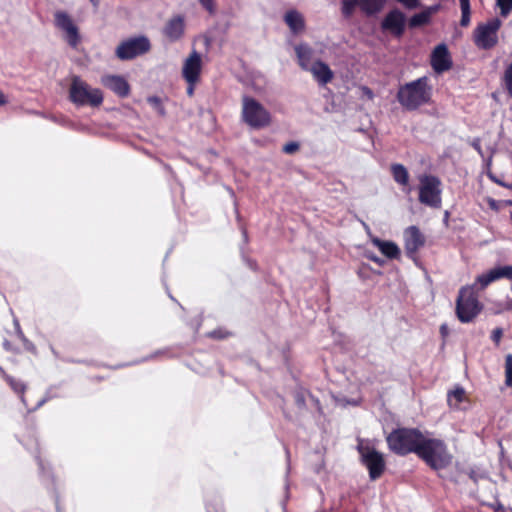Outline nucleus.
<instances>
[{"instance_id":"obj_1","label":"nucleus","mask_w":512,"mask_h":512,"mask_svg":"<svg viewBox=\"0 0 512 512\" xmlns=\"http://www.w3.org/2000/svg\"><path fill=\"white\" fill-rule=\"evenodd\" d=\"M388 448L398 456L415 454L429 468L440 471L448 468L453 461L447 444L440 438L429 437L418 428L400 427L393 429L386 437Z\"/></svg>"},{"instance_id":"obj_2","label":"nucleus","mask_w":512,"mask_h":512,"mask_svg":"<svg viewBox=\"0 0 512 512\" xmlns=\"http://www.w3.org/2000/svg\"><path fill=\"white\" fill-rule=\"evenodd\" d=\"M427 76L400 85L396 99L403 109L415 111L421 106L429 104L432 97V86Z\"/></svg>"},{"instance_id":"obj_3","label":"nucleus","mask_w":512,"mask_h":512,"mask_svg":"<svg viewBox=\"0 0 512 512\" xmlns=\"http://www.w3.org/2000/svg\"><path fill=\"white\" fill-rule=\"evenodd\" d=\"M477 284L462 287L456 299L455 313L462 323H470L481 313L483 304L476 291Z\"/></svg>"},{"instance_id":"obj_4","label":"nucleus","mask_w":512,"mask_h":512,"mask_svg":"<svg viewBox=\"0 0 512 512\" xmlns=\"http://www.w3.org/2000/svg\"><path fill=\"white\" fill-rule=\"evenodd\" d=\"M418 200L421 204L439 209L442 206V183L441 180L432 174H421L418 176Z\"/></svg>"},{"instance_id":"obj_5","label":"nucleus","mask_w":512,"mask_h":512,"mask_svg":"<svg viewBox=\"0 0 512 512\" xmlns=\"http://www.w3.org/2000/svg\"><path fill=\"white\" fill-rule=\"evenodd\" d=\"M69 99L77 106L97 107L103 102V94L98 88H91L79 76H74L69 89Z\"/></svg>"},{"instance_id":"obj_6","label":"nucleus","mask_w":512,"mask_h":512,"mask_svg":"<svg viewBox=\"0 0 512 512\" xmlns=\"http://www.w3.org/2000/svg\"><path fill=\"white\" fill-rule=\"evenodd\" d=\"M241 116L243 121L254 129L265 128L272 120L270 112L259 101L246 95L242 97Z\"/></svg>"},{"instance_id":"obj_7","label":"nucleus","mask_w":512,"mask_h":512,"mask_svg":"<svg viewBox=\"0 0 512 512\" xmlns=\"http://www.w3.org/2000/svg\"><path fill=\"white\" fill-rule=\"evenodd\" d=\"M501 26L502 21L497 17L478 23L472 34L474 45L480 50H491L496 47L499 43L498 32Z\"/></svg>"},{"instance_id":"obj_8","label":"nucleus","mask_w":512,"mask_h":512,"mask_svg":"<svg viewBox=\"0 0 512 512\" xmlns=\"http://www.w3.org/2000/svg\"><path fill=\"white\" fill-rule=\"evenodd\" d=\"M358 452L361 455L362 463L368 469L370 479H379L383 475L386 468L383 455L375 448L368 445H359Z\"/></svg>"},{"instance_id":"obj_9","label":"nucleus","mask_w":512,"mask_h":512,"mask_svg":"<svg viewBox=\"0 0 512 512\" xmlns=\"http://www.w3.org/2000/svg\"><path fill=\"white\" fill-rule=\"evenodd\" d=\"M405 27L406 17L399 9L389 11L381 22V29L390 32L396 38L403 36Z\"/></svg>"},{"instance_id":"obj_10","label":"nucleus","mask_w":512,"mask_h":512,"mask_svg":"<svg viewBox=\"0 0 512 512\" xmlns=\"http://www.w3.org/2000/svg\"><path fill=\"white\" fill-rule=\"evenodd\" d=\"M501 279L509 281L512 279V265H498L489 269L485 273L477 276L475 284H478L479 289L483 290L491 283Z\"/></svg>"},{"instance_id":"obj_11","label":"nucleus","mask_w":512,"mask_h":512,"mask_svg":"<svg viewBox=\"0 0 512 512\" xmlns=\"http://www.w3.org/2000/svg\"><path fill=\"white\" fill-rule=\"evenodd\" d=\"M56 26L66 33V40L68 44L75 48L80 42V35L77 26L73 23L71 17L63 11L55 13Z\"/></svg>"},{"instance_id":"obj_12","label":"nucleus","mask_w":512,"mask_h":512,"mask_svg":"<svg viewBox=\"0 0 512 512\" xmlns=\"http://www.w3.org/2000/svg\"><path fill=\"white\" fill-rule=\"evenodd\" d=\"M201 70V56L194 50L184 62L182 76L187 83L199 82Z\"/></svg>"},{"instance_id":"obj_13","label":"nucleus","mask_w":512,"mask_h":512,"mask_svg":"<svg viewBox=\"0 0 512 512\" xmlns=\"http://www.w3.org/2000/svg\"><path fill=\"white\" fill-rule=\"evenodd\" d=\"M425 245V236L416 226L408 227L404 232L406 254L413 258L418 250Z\"/></svg>"},{"instance_id":"obj_14","label":"nucleus","mask_w":512,"mask_h":512,"mask_svg":"<svg viewBox=\"0 0 512 512\" xmlns=\"http://www.w3.org/2000/svg\"><path fill=\"white\" fill-rule=\"evenodd\" d=\"M430 62L433 70L439 74L452 68V59L445 44H439L434 48Z\"/></svg>"},{"instance_id":"obj_15","label":"nucleus","mask_w":512,"mask_h":512,"mask_svg":"<svg viewBox=\"0 0 512 512\" xmlns=\"http://www.w3.org/2000/svg\"><path fill=\"white\" fill-rule=\"evenodd\" d=\"M101 83L119 97H126L128 95V82L123 76L104 75L101 77Z\"/></svg>"},{"instance_id":"obj_16","label":"nucleus","mask_w":512,"mask_h":512,"mask_svg":"<svg viewBox=\"0 0 512 512\" xmlns=\"http://www.w3.org/2000/svg\"><path fill=\"white\" fill-rule=\"evenodd\" d=\"M308 71L312 73L313 77L320 85H326L331 82L334 77V73L328 64L321 60L315 61Z\"/></svg>"},{"instance_id":"obj_17","label":"nucleus","mask_w":512,"mask_h":512,"mask_svg":"<svg viewBox=\"0 0 512 512\" xmlns=\"http://www.w3.org/2000/svg\"><path fill=\"white\" fill-rule=\"evenodd\" d=\"M184 18L177 15L171 18L164 27L165 36L172 42L179 40L184 34Z\"/></svg>"},{"instance_id":"obj_18","label":"nucleus","mask_w":512,"mask_h":512,"mask_svg":"<svg viewBox=\"0 0 512 512\" xmlns=\"http://www.w3.org/2000/svg\"><path fill=\"white\" fill-rule=\"evenodd\" d=\"M150 50L151 43L146 36L130 37V59L142 56Z\"/></svg>"},{"instance_id":"obj_19","label":"nucleus","mask_w":512,"mask_h":512,"mask_svg":"<svg viewBox=\"0 0 512 512\" xmlns=\"http://www.w3.org/2000/svg\"><path fill=\"white\" fill-rule=\"evenodd\" d=\"M284 21L294 34H298L305 29V20L297 10H289L284 16Z\"/></svg>"},{"instance_id":"obj_20","label":"nucleus","mask_w":512,"mask_h":512,"mask_svg":"<svg viewBox=\"0 0 512 512\" xmlns=\"http://www.w3.org/2000/svg\"><path fill=\"white\" fill-rule=\"evenodd\" d=\"M298 65L305 71L310 69L313 58V50L307 44H299L295 47Z\"/></svg>"},{"instance_id":"obj_21","label":"nucleus","mask_w":512,"mask_h":512,"mask_svg":"<svg viewBox=\"0 0 512 512\" xmlns=\"http://www.w3.org/2000/svg\"><path fill=\"white\" fill-rule=\"evenodd\" d=\"M439 6L435 5L429 7L428 9L414 14L408 21V26L410 28H417L424 25H427L430 22L431 16L433 13L438 11Z\"/></svg>"},{"instance_id":"obj_22","label":"nucleus","mask_w":512,"mask_h":512,"mask_svg":"<svg viewBox=\"0 0 512 512\" xmlns=\"http://www.w3.org/2000/svg\"><path fill=\"white\" fill-rule=\"evenodd\" d=\"M390 170L394 181L401 186L408 187L406 191L409 193L411 191L409 187L410 176L406 167L403 164L395 163L391 165Z\"/></svg>"},{"instance_id":"obj_23","label":"nucleus","mask_w":512,"mask_h":512,"mask_svg":"<svg viewBox=\"0 0 512 512\" xmlns=\"http://www.w3.org/2000/svg\"><path fill=\"white\" fill-rule=\"evenodd\" d=\"M373 244L389 259H398L400 257V249L392 241H384L376 238L373 240Z\"/></svg>"},{"instance_id":"obj_24","label":"nucleus","mask_w":512,"mask_h":512,"mask_svg":"<svg viewBox=\"0 0 512 512\" xmlns=\"http://www.w3.org/2000/svg\"><path fill=\"white\" fill-rule=\"evenodd\" d=\"M360 10L367 16L379 13L386 4V0H359Z\"/></svg>"},{"instance_id":"obj_25","label":"nucleus","mask_w":512,"mask_h":512,"mask_svg":"<svg viewBox=\"0 0 512 512\" xmlns=\"http://www.w3.org/2000/svg\"><path fill=\"white\" fill-rule=\"evenodd\" d=\"M461 9L460 26L468 27L471 22V6L470 0H459Z\"/></svg>"},{"instance_id":"obj_26","label":"nucleus","mask_w":512,"mask_h":512,"mask_svg":"<svg viewBox=\"0 0 512 512\" xmlns=\"http://www.w3.org/2000/svg\"><path fill=\"white\" fill-rule=\"evenodd\" d=\"M14 323V327H15V333L17 335V337L19 338V340L23 343V346L24 348L27 350V351H30V352H33L35 353L36 352V347L35 345L24 335L22 329H21V326H20V323L18 321V319H14L13 321Z\"/></svg>"},{"instance_id":"obj_27","label":"nucleus","mask_w":512,"mask_h":512,"mask_svg":"<svg viewBox=\"0 0 512 512\" xmlns=\"http://www.w3.org/2000/svg\"><path fill=\"white\" fill-rule=\"evenodd\" d=\"M360 8L359 0H342L341 13L345 19H349L355 12L356 7Z\"/></svg>"},{"instance_id":"obj_28","label":"nucleus","mask_w":512,"mask_h":512,"mask_svg":"<svg viewBox=\"0 0 512 512\" xmlns=\"http://www.w3.org/2000/svg\"><path fill=\"white\" fill-rule=\"evenodd\" d=\"M465 399V391L462 387H457L448 393V403L450 406H458Z\"/></svg>"},{"instance_id":"obj_29","label":"nucleus","mask_w":512,"mask_h":512,"mask_svg":"<svg viewBox=\"0 0 512 512\" xmlns=\"http://www.w3.org/2000/svg\"><path fill=\"white\" fill-rule=\"evenodd\" d=\"M5 377V380L8 382V384L10 385V387L13 389V391H15L16 393H19L21 394V401L25 404V398H24V391H25V385L22 381L20 380H17L9 375H4Z\"/></svg>"},{"instance_id":"obj_30","label":"nucleus","mask_w":512,"mask_h":512,"mask_svg":"<svg viewBox=\"0 0 512 512\" xmlns=\"http://www.w3.org/2000/svg\"><path fill=\"white\" fill-rule=\"evenodd\" d=\"M147 101L159 116L163 117L166 115L162 98L158 96H150L148 97Z\"/></svg>"},{"instance_id":"obj_31","label":"nucleus","mask_w":512,"mask_h":512,"mask_svg":"<svg viewBox=\"0 0 512 512\" xmlns=\"http://www.w3.org/2000/svg\"><path fill=\"white\" fill-rule=\"evenodd\" d=\"M502 80L507 94L512 99V63L506 67Z\"/></svg>"},{"instance_id":"obj_32","label":"nucleus","mask_w":512,"mask_h":512,"mask_svg":"<svg viewBox=\"0 0 512 512\" xmlns=\"http://www.w3.org/2000/svg\"><path fill=\"white\" fill-rule=\"evenodd\" d=\"M505 384L512 387V354L505 357Z\"/></svg>"},{"instance_id":"obj_33","label":"nucleus","mask_w":512,"mask_h":512,"mask_svg":"<svg viewBox=\"0 0 512 512\" xmlns=\"http://www.w3.org/2000/svg\"><path fill=\"white\" fill-rule=\"evenodd\" d=\"M496 5L500 9V15L504 18L512 11V0H496Z\"/></svg>"},{"instance_id":"obj_34","label":"nucleus","mask_w":512,"mask_h":512,"mask_svg":"<svg viewBox=\"0 0 512 512\" xmlns=\"http://www.w3.org/2000/svg\"><path fill=\"white\" fill-rule=\"evenodd\" d=\"M116 55L121 60H128V39H125L121 42L116 50Z\"/></svg>"},{"instance_id":"obj_35","label":"nucleus","mask_w":512,"mask_h":512,"mask_svg":"<svg viewBox=\"0 0 512 512\" xmlns=\"http://www.w3.org/2000/svg\"><path fill=\"white\" fill-rule=\"evenodd\" d=\"M36 460H37V463H38V466H39V471H40V475L41 477L44 479V477L47 476V478H52V475L50 473V469L49 467H46L43 460L40 458L39 455L36 456Z\"/></svg>"},{"instance_id":"obj_36","label":"nucleus","mask_w":512,"mask_h":512,"mask_svg":"<svg viewBox=\"0 0 512 512\" xmlns=\"http://www.w3.org/2000/svg\"><path fill=\"white\" fill-rule=\"evenodd\" d=\"M294 401L298 408L303 409L306 407V398L304 392L297 391L294 394Z\"/></svg>"},{"instance_id":"obj_37","label":"nucleus","mask_w":512,"mask_h":512,"mask_svg":"<svg viewBox=\"0 0 512 512\" xmlns=\"http://www.w3.org/2000/svg\"><path fill=\"white\" fill-rule=\"evenodd\" d=\"M300 148V145L299 143L297 142H288L286 143L283 148H282V151L286 154H293L295 152H297Z\"/></svg>"},{"instance_id":"obj_38","label":"nucleus","mask_w":512,"mask_h":512,"mask_svg":"<svg viewBox=\"0 0 512 512\" xmlns=\"http://www.w3.org/2000/svg\"><path fill=\"white\" fill-rule=\"evenodd\" d=\"M201 6L210 14L215 13V0H198Z\"/></svg>"},{"instance_id":"obj_39","label":"nucleus","mask_w":512,"mask_h":512,"mask_svg":"<svg viewBox=\"0 0 512 512\" xmlns=\"http://www.w3.org/2000/svg\"><path fill=\"white\" fill-rule=\"evenodd\" d=\"M407 9H415L420 5L419 0H396Z\"/></svg>"},{"instance_id":"obj_40","label":"nucleus","mask_w":512,"mask_h":512,"mask_svg":"<svg viewBox=\"0 0 512 512\" xmlns=\"http://www.w3.org/2000/svg\"><path fill=\"white\" fill-rule=\"evenodd\" d=\"M511 286L510 289L512 291V278L510 279ZM501 307L503 310L510 311L512 310V298H507L502 304Z\"/></svg>"},{"instance_id":"obj_41","label":"nucleus","mask_w":512,"mask_h":512,"mask_svg":"<svg viewBox=\"0 0 512 512\" xmlns=\"http://www.w3.org/2000/svg\"><path fill=\"white\" fill-rule=\"evenodd\" d=\"M210 336L215 339H224L228 336V333L219 329V330L212 331L210 333Z\"/></svg>"},{"instance_id":"obj_42","label":"nucleus","mask_w":512,"mask_h":512,"mask_svg":"<svg viewBox=\"0 0 512 512\" xmlns=\"http://www.w3.org/2000/svg\"><path fill=\"white\" fill-rule=\"evenodd\" d=\"M502 335H503L502 329L496 328L493 330L491 338L494 342L498 343L500 341Z\"/></svg>"},{"instance_id":"obj_43","label":"nucleus","mask_w":512,"mask_h":512,"mask_svg":"<svg viewBox=\"0 0 512 512\" xmlns=\"http://www.w3.org/2000/svg\"><path fill=\"white\" fill-rule=\"evenodd\" d=\"M50 119L52 121H54L55 123H58L62 126H66L68 124V120L64 117L51 116Z\"/></svg>"},{"instance_id":"obj_44","label":"nucleus","mask_w":512,"mask_h":512,"mask_svg":"<svg viewBox=\"0 0 512 512\" xmlns=\"http://www.w3.org/2000/svg\"><path fill=\"white\" fill-rule=\"evenodd\" d=\"M198 82H193V83H187L188 84V87H187V95L189 97H192L194 95V90H195V86Z\"/></svg>"},{"instance_id":"obj_45","label":"nucleus","mask_w":512,"mask_h":512,"mask_svg":"<svg viewBox=\"0 0 512 512\" xmlns=\"http://www.w3.org/2000/svg\"><path fill=\"white\" fill-rule=\"evenodd\" d=\"M489 177H490V179H491L493 182L497 183L498 185H500V186H502V187L512 188V186H511V185H508V184L504 183L503 181H501V180L497 179L495 176L489 175Z\"/></svg>"},{"instance_id":"obj_46","label":"nucleus","mask_w":512,"mask_h":512,"mask_svg":"<svg viewBox=\"0 0 512 512\" xmlns=\"http://www.w3.org/2000/svg\"><path fill=\"white\" fill-rule=\"evenodd\" d=\"M46 401H47V399H46V398L41 399V400L37 403V405H36L33 409H31L30 411H35L36 409L40 408V407H41V406H42Z\"/></svg>"},{"instance_id":"obj_47","label":"nucleus","mask_w":512,"mask_h":512,"mask_svg":"<svg viewBox=\"0 0 512 512\" xmlns=\"http://www.w3.org/2000/svg\"><path fill=\"white\" fill-rule=\"evenodd\" d=\"M369 259L372 260L373 262L377 263V264H381V260L377 256H369Z\"/></svg>"},{"instance_id":"obj_48","label":"nucleus","mask_w":512,"mask_h":512,"mask_svg":"<svg viewBox=\"0 0 512 512\" xmlns=\"http://www.w3.org/2000/svg\"><path fill=\"white\" fill-rule=\"evenodd\" d=\"M5 103H6L5 95L2 92H0V106L4 105Z\"/></svg>"},{"instance_id":"obj_49","label":"nucleus","mask_w":512,"mask_h":512,"mask_svg":"<svg viewBox=\"0 0 512 512\" xmlns=\"http://www.w3.org/2000/svg\"><path fill=\"white\" fill-rule=\"evenodd\" d=\"M440 332H441V334H442L443 336H445V335L447 334V328H446V326H445V325H442V326L440 327Z\"/></svg>"},{"instance_id":"obj_50","label":"nucleus","mask_w":512,"mask_h":512,"mask_svg":"<svg viewBox=\"0 0 512 512\" xmlns=\"http://www.w3.org/2000/svg\"><path fill=\"white\" fill-rule=\"evenodd\" d=\"M55 504H56L57 511L60 512L59 500H58V496L57 495H55Z\"/></svg>"},{"instance_id":"obj_51","label":"nucleus","mask_w":512,"mask_h":512,"mask_svg":"<svg viewBox=\"0 0 512 512\" xmlns=\"http://www.w3.org/2000/svg\"><path fill=\"white\" fill-rule=\"evenodd\" d=\"M93 4H97V1L96 0H90Z\"/></svg>"}]
</instances>
